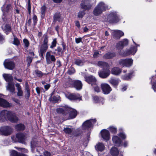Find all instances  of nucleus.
<instances>
[{
    "label": "nucleus",
    "instance_id": "de8ad7c7",
    "mask_svg": "<svg viewBox=\"0 0 156 156\" xmlns=\"http://www.w3.org/2000/svg\"><path fill=\"white\" fill-rule=\"evenodd\" d=\"M75 63L79 66H81L83 65V61L80 59H76L75 62Z\"/></svg>",
    "mask_w": 156,
    "mask_h": 156
},
{
    "label": "nucleus",
    "instance_id": "c9c22d12",
    "mask_svg": "<svg viewBox=\"0 0 156 156\" xmlns=\"http://www.w3.org/2000/svg\"><path fill=\"white\" fill-rule=\"evenodd\" d=\"M2 28L3 31L7 34H8L11 30L10 25L8 24H6L4 27L2 26Z\"/></svg>",
    "mask_w": 156,
    "mask_h": 156
},
{
    "label": "nucleus",
    "instance_id": "e433bc0d",
    "mask_svg": "<svg viewBox=\"0 0 156 156\" xmlns=\"http://www.w3.org/2000/svg\"><path fill=\"white\" fill-rule=\"evenodd\" d=\"M94 101L95 103L99 102L103 104L104 102L103 98L101 97H99L98 96H94L93 97Z\"/></svg>",
    "mask_w": 156,
    "mask_h": 156
},
{
    "label": "nucleus",
    "instance_id": "ea45409f",
    "mask_svg": "<svg viewBox=\"0 0 156 156\" xmlns=\"http://www.w3.org/2000/svg\"><path fill=\"white\" fill-rule=\"evenodd\" d=\"M34 73L36 76L39 77H42L44 75L46 76L47 74L46 73H43L41 71L38 70H35Z\"/></svg>",
    "mask_w": 156,
    "mask_h": 156
},
{
    "label": "nucleus",
    "instance_id": "a19ab883",
    "mask_svg": "<svg viewBox=\"0 0 156 156\" xmlns=\"http://www.w3.org/2000/svg\"><path fill=\"white\" fill-rule=\"evenodd\" d=\"M47 8L45 5H43L41 8V16L42 18H43L44 17L45 13L46 12Z\"/></svg>",
    "mask_w": 156,
    "mask_h": 156
},
{
    "label": "nucleus",
    "instance_id": "0eeeda50",
    "mask_svg": "<svg viewBox=\"0 0 156 156\" xmlns=\"http://www.w3.org/2000/svg\"><path fill=\"white\" fill-rule=\"evenodd\" d=\"M12 132V129L9 126H4L0 128V135L8 136Z\"/></svg>",
    "mask_w": 156,
    "mask_h": 156
},
{
    "label": "nucleus",
    "instance_id": "473e14b6",
    "mask_svg": "<svg viewBox=\"0 0 156 156\" xmlns=\"http://www.w3.org/2000/svg\"><path fill=\"white\" fill-rule=\"evenodd\" d=\"M3 76L5 80L9 82H11L12 80V75L9 74H4Z\"/></svg>",
    "mask_w": 156,
    "mask_h": 156
},
{
    "label": "nucleus",
    "instance_id": "f03ea898",
    "mask_svg": "<svg viewBox=\"0 0 156 156\" xmlns=\"http://www.w3.org/2000/svg\"><path fill=\"white\" fill-rule=\"evenodd\" d=\"M108 9V6L106 4L102 2H100L94 8L93 14L95 16H98Z\"/></svg>",
    "mask_w": 156,
    "mask_h": 156
},
{
    "label": "nucleus",
    "instance_id": "338daca9",
    "mask_svg": "<svg viewBox=\"0 0 156 156\" xmlns=\"http://www.w3.org/2000/svg\"><path fill=\"white\" fill-rule=\"evenodd\" d=\"M4 41V37L0 33V44L2 43Z\"/></svg>",
    "mask_w": 156,
    "mask_h": 156
},
{
    "label": "nucleus",
    "instance_id": "423d86ee",
    "mask_svg": "<svg viewBox=\"0 0 156 156\" xmlns=\"http://www.w3.org/2000/svg\"><path fill=\"white\" fill-rule=\"evenodd\" d=\"M96 119L87 120L83 123L82 125L83 129H88L93 127L94 125L96 122Z\"/></svg>",
    "mask_w": 156,
    "mask_h": 156
},
{
    "label": "nucleus",
    "instance_id": "49530a36",
    "mask_svg": "<svg viewBox=\"0 0 156 156\" xmlns=\"http://www.w3.org/2000/svg\"><path fill=\"white\" fill-rule=\"evenodd\" d=\"M133 73H130L128 75H126L122 76L121 78L124 80H128L131 78V75Z\"/></svg>",
    "mask_w": 156,
    "mask_h": 156
},
{
    "label": "nucleus",
    "instance_id": "2f4dec72",
    "mask_svg": "<svg viewBox=\"0 0 156 156\" xmlns=\"http://www.w3.org/2000/svg\"><path fill=\"white\" fill-rule=\"evenodd\" d=\"M95 148L97 151H102L104 150L105 146L102 143H99L96 145Z\"/></svg>",
    "mask_w": 156,
    "mask_h": 156
},
{
    "label": "nucleus",
    "instance_id": "cd10ccee",
    "mask_svg": "<svg viewBox=\"0 0 156 156\" xmlns=\"http://www.w3.org/2000/svg\"><path fill=\"white\" fill-rule=\"evenodd\" d=\"M116 56L115 53L113 52H108L105 54L103 56L105 59H112Z\"/></svg>",
    "mask_w": 156,
    "mask_h": 156
},
{
    "label": "nucleus",
    "instance_id": "f3484780",
    "mask_svg": "<svg viewBox=\"0 0 156 156\" xmlns=\"http://www.w3.org/2000/svg\"><path fill=\"white\" fill-rule=\"evenodd\" d=\"M85 80L89 84H91L92 86L96 85V80L94 77L92 76H85Z\"/></svg>",
    "mask_w": 156,
    "mask_h": 156
},
{
    "label": "nucleus",
    "instance_id": "5fc2aeb1",
    "mask_svg": "<svg viewBox=\"0 0 156 156\" xmlns=\"http://www.w3.org/2000/svg\"><path fill=\"white\" fill-rule=\"evenodd\" d=\"M31 145L32 150L35 147H37V142L34 141V140L31 141Z\"/></svg>",
    "mask_w": 156,
    "mask_h": 156
},
{
    "label": "nucleus",
    "instance_id": "0e129e2a",
    "mask_svg": "<svg viewBox=\"0 0 156 156\" xmlns=\"http://www.w3.org/2000/svg\"><path fill=\"white\" fill-rule=\"evenodd\" d=\"M62 50V48L59 47H58L56 49L55 51V52H54V54H56V51H57V54H59V53Z\"/></svg>",
    "mask_w": 156,
    "mask_h": 156
},
{
    "label": "nucleus",
    "instance_id": "2eb2a0df",
    "mask_svg": "<svg viewBox=\"0 0 156 156\" xmlns=\"http://www.w3.org/2000/svg\"><path fill=\"white\" fill-rule=\"evenodd\" d=\"M45 57L48 64H50L51 62H55L56 60L55 56L54 55H51V51H48L46 53Z\"/></svg>",
    "mask_w": 156,
    "mask_h": 156
},
{
    "label": "nucleus",
    "instance_id": "09e8293b",
    "mask_svg": "<svg viewBox=\"0 0 156 156\" xmlns=\"http://www.w3.org/2000/svg\"><path fill=\"white\" fill-rule=\"evenodd\" d=\"M118 135L122 139H125L126 138V136L123 132H120L119 133Z\"/></svg>",
    "mask_w": 156,
    "mask_h": 156
},
{
    "label": "nucleus",
    "instance_id": "aec40b11",
    "mask_svg": "<svg viewBox=\"0 0 156 156\" xmlns=\"http://www.w3.org/2000/svg\"><path fill=\"white\" fill-rule=\"evenodd\" d=\"M110 71L109 69L103 70L98 72V74L99 76L103 78H105L107 77L109 75Z\"/></svg>",
    "mask_w": 156,
    "mask_h": 156
},
{
    "label": "nucleus",
    "instance_id": "3c124183",
    "mask_svg": "<svg viewBox=\"0 0 156 156\" xmlns=\"http://www.w3.org/2000/svg\"><path fill=\"white\" fill-rule=\"evenodd\" d=\"M56 39L54 38L53 39V40L51 43V44L50 47V48H54L56 46Z\"/></svg>",
    "mask_w": 156,
    "mask_h": 156
},
{
    "label": "nucleus",
    "instance_id": "680f3d73",
    "mask_svg": "<svg viewBox=\"0 0 156 156\" xmlns=\"http://www.w3.org/2000/svg\"><path fill=\"white\" fill-rule=\"evenodd\" d=\"M48 37L47 36H46L44 38L43 43L42 44H44V45H48Z\"/></svg>",
    "mask_w": 156,
    "mask_h": 156
},
{
    "label": "nucleus",
    "instance_id": "39448f33",
    "mask_svg": "<svg viewBox=\"0 0 156 156\" xmlns=\"http://www.w3.org/2000/svg\"><path fill=\"white\" fill-rule=\"evenodd\" d=\"M133 60L131 58L121 59L119 61V64L122 67H129L133 65Z\"/></svg>",
    "mask_w": 156,
    "mask_h": 156
},
{
    "label": "nucleus",
    "instance_id": "f704fd0d",
    "mask_svg": "<svg viewBox=\"0 0 156 156\" xmlns=\"http://www.w3.org/2000/svg\"><path fill=\"white\" fill-rule=\"evenodd\" d=\"M120 81L118 79L111 78L109 80V83L114 87H116Z\"/></svg>",
    "mask_w": 156,
    "mask_h": 156
},
{
    "label": "nucleus",
    "instance_id": "9b49d317",
    "mask_svg": "<svg viewBox=\"0 0 156 156\" xmlns=\"http://www.w3.org/2000/svg\"><path fill=\"white\" fill-rule=\"evenodd\" d=\"M101 87L102 92L104 94H108L112 90V88L110 86L106 83H102L101 85Z\"/></svg>",
    "mask_w": 156,
    "mask_h": 156
},
{
    "label": "nucleus",
    "instance_id": "e2e57ef3",
    "mask_svg": "<svg viewBox=\"0 0 156 156\" xmlns=\"http://www.w3.org/2000/svg\"><path fill=\"white\" fill-rule=\"evenodd\" d=\"M15 148L18 149L19 150H21V151L22 152H28V150L27 149H24V148H18V147H15Z\"/></svg>",
    "mask_w": 156,
    "mask_h": 156
},
{
    "label": "nucleus",
    "instance_id": "a878e982",
    "mask_svg": "<svg viewBox=\"0 0 156 156\" xmlns=\"http://www.w3.org/2000/svg\"><path fill=\"white\" fill-rule=\"evenodd\" d=\"M16 87L17 88V95L19 97L22 96L23 94V91L22 90V88L20 84L19 83H16L15 84Z\"/></svg>",
    "mask_w": 156,
    "mask_h": 156
},
{
    "label": "nucleus",
    "instance_id": "f257e3e1",
    "mask_svg": "<svg viewBox=\"0 0 156 156\" xmlns=\"http://www.w3.org/2000/svg\"><path fill=\"white\" fill-rule=\"evenodd\" d=\"M7 119L12 122H16L18 120V118L13 112L6 110H3L0 112V122H3Z\"/></svg>",
    "mask_w": 156,
    "mask_h": 156
},
{
    "label": "nucleus",
    "instance_id": "6e6d98bb",
    "mask_svg": "<svg viewBox=\"0 0 156 156\" xmlns=\"http://www.w3.org/2000/svg\"><path fill=\"white\" fill-rule=\"evenodd\" d=\"M75 72V69L73 68H71L68 71V73L69 74L71 75Z\"/></svg>",
    "mask_w": 156,
    "mask_h": 156
},
{
    "label": "nucleus",
    "instance_id": "4468645a",
    "mask_svg": "<svg viewBox=\"0 0 156 156\" xmlns=\"http://www.w3.org/2000/svg\"><path fill=\"white\" fill-rule=\"evenodd\" d=\"M128 40L126 39H125L118 42L116 45V48L118 50H120L122 49L124 47L128 44Z\"/></svg>",
    "mask_w": 156,
    "mask_h": 156
},
{
    "label": "nucleus",
    "instance_id": "72a5a7b5",
    "mask_svg": "<svg viewBox=\"0 0 156 156\" xmlns=\"http://www.w3.org/2000/svg\"><path fill=\"white\" fill-rule=\"evenodd\" d=\"M48 48V45H44V44H42L40 47V52L41 55V56H43L44 53L46 52Z\"/></svg>",
    "mask_w": 156,
    "mask_h": 156
},
{
    "label": "nucleus",
    "instance_id": "a18cd8bd",
    "mask_svg": "<svg viewBox=\"0 0 156 156\" xmlns=\"http://www.w3.org/2000/svg\"><path fill=\"white\" fill-rule=\"evenodd\" d=\"M23 42L24 44V47L25 48H28L30 44L29 41L27 39H24Z\"/></svg>",
    "mask_w": 156,
    "mask_h": 156
},
{
    "label": "nucleus",
    "instance_id": "dca6fc26",
    "mask_svg": "<svg viewBox=\"0 0 156 156\" xmlns=\"http://www.w3.org/2000/svg\"><path fill=\"white\" fill-rule=\"evenodd\" d=\"M3 96L2 94H0V106L4 108L11 106V104L2 98Z\"/></svg>",
    "mask_w": 156,
    "mask_h": 156
},
{
    "label": "nucleus",
    "instance_id": "412c9836",
    "mask_svg": "<svg viewBox=\"0 0 156 156\" xmlns=\"http://www.w3.org/2000/svg\"><path fill=\"white\" fill-rule=\"evenodd\" d=\"M101 135L102 138L105 140H108L110 137V134L109 131L106 129H103L101 132Z\"/></svg>",
    "mask_w": 156,
    "mask_h": 156
},
{
    "label": "nucleus",
    "instance_id": "58836bf2",
    "mask_svg": "<svg viewBox=\"0 0 156 156\" xmlns=\"http://www.w3.org/2000/svg\"><path fill=\"white\" fill-rule=\"evenodd\" d=\"M60 98V97L59 96L52 97V95L49 98V100L54 103H57L58 102Z\"/></svg>",
    "mask_w": 156,
    "mask_h": 156
},
{
    "label": "nucleus",
    "instance_id": "f8f14e48",
    "mask_svg": "<svg viewBox=\"0 0 156 156\" xmlns=\"http://www.w3.org/2000/svg\"><path fill=\"white\" fill-rule=\"evenodd\" d=\"M66 97L70 100H82L81 97L79 94L68 93L66 94Z\"/></svg>",
    "mask_w": 156,
    "mask_h": 156
},
{
    "label": "nucleus",
    "instance_id": "7ed1b4c3",
    "mask_svg": "<svg viewBox=\"0 0 156 156\" xmlns=\"http://www.w3.org/2000/svg\"><path fill=\"white\" fill-rule=\"evenodd\" d=\"M120 20V18L117 15L115 11L111 12L106 16L104 22H108L110 23H113L118 22Z\"/></svg>",
    "mask_w": 156,
    "mask_h": 156
},
{
    "label": "nucleus",
    "instance_id": "ddd939ff",
    "mask_svg": "<svg viewBox=\"0 0 156 156\" xmlns=\"http://www.w3.org/2000/svg\"><path fill=\"white\" fill-rule=\"evenodd\" d=\"M4 65L5 68L10 70L13 69L15 67L14 63L9 59H6L4 62Z\"/></svg>",
    "mask_w": 156,
    "mask_h": 156
},
{
    "label": "nucleus",
    "instance_id": "b1692460",
    "mask_svg": "<svg viewBox=\"0 0 156 156\" xmlns=\"http://www.w3.org/2000/svg\"><path fill=\"white\" fill-rule=\"evenodd\" d=\"M6 89L11 93L13 94L15 93V88L14 84L11 82H9L8 85L6 87Z\"/></svg>",
    "mask_w": 156,
    "mask_h": 156
},
{
    "label": "nucleus",
    "instance_id": "603ef678",
    "mask_svg": "<svg viewBox=\"0 0 156 156\" xmlns=\"http://www.w3.org/2000/svg\"><path fill=\"white\" fill-rule=\"evenodd\" d=\"M25 90L27 93V97L29 98L30 95V88L27 85H26L25 87Z\"/></svg>",
    "mask_w": 156,
    "mask_h": 156
},
{
    "label": "nucleus",
    "instance_id": "bf43d9fd",
    "mask_svg": "<svg viewBox=\"0 0 156 156\" xmlns=\"http://www.w3.org/2000/svg\"><path fill=\"white\" fill-rule=\"evenodd\" d=\"M27 9L28 10L29 14H30L31 13V5L30 0H28V1Z\"/></svg>",
    "mask_w": 156,
    "mask_h": 156
},
{
    "label": "nucleus",
    "instance_id": "37998d69",
    "mask_svg": "<svg viewBox=\"0 0 156 156\" xmlns=\"http://www.w3.org/2000/svg\"><path fill=\"white\" fill-rule=\"evenodd\" d=\"M15 128L17 131H21L23 130L25 127L23 125L20 124L16 125Z\"/></svg>",
    "mask_w": 156,
    "mask_h": 156
},
{
    "label": "nucleus",
    "instance_id": "7c9ffc66",
    "mask_svg": "<svg viewBox=\"0 0 156 156\" xmlns=\"http://www.w3.org/2000/svg\"><path fill=\"white\" fill-rule=\"evenodd\" d=\"M74 80L69 78L66 82L64 85V87H71L73 86Z\"/></svg>",
    "mask_w": 156,
    "mask_h": 156
},
{
    "label": "nucleus",
    "instance_id": "69168bd1",
    "mask_svg": "<svg viewBox=\"0 0 156 156\" xmlns=\"http://www.w3.org/2000/svg\"><path fill=\"white\" fill-rule=\"evenodd\" d=\"M152 88L153 89L154 92H156V83L153 82L152 84Z\"/></svg>",
    "mask_w": 156,
    "mask_h": 156
},
{
    "label": "nucleus",
    "instance_id": "5701e85b",
    "mask_svg": "<svg viewBox=\"0 0 156 156\" xmlns=\"http://www.w3.org/2000/svg\"><path fill=\"white\" fill-rule=\"evenodd\" d=\"M63 130L66 133L69 134L71 136L76 135L75 133L76 131L73 128H64Z\"/></svg>",
    "mask_w": 156,
    "mask_h": 156
},
{
    "label": "nucleus",
    "instance_id": "79ce46f5",
    "mask_svg": "<svg viewBox=\"0 0 156 156\" xmlns=\"http://www.w3.org/2000/svg\"><path fill=\"white\" fill-rule=\"evenodd\" d=\"M61 21L60 14L59 12H56L54 15V22Z\"/></svg>",
    "mask_w": 156,
    "mask_h": 156
},
{
    "label": "nucleus",
    "instance_id": "c85d7f7f",
    "mask_svg": "<svg viewBox=\"0 0 156 156\" xmlns=\"http://www.w3.org/2000/svg\"><path fill=\"white\" fill-rule=\"evenodd\" d=\"M110 152L112 156H117L119 154L118 149L115 147H112L110 150Z\"/></svg>",
    "mask_w": 156,
    "mask_h": 156
},
{
    "label": "nucleus",
    "instance_id": "a211bd4d",
    "mask_svg": "<svg viewBox=\"0 0 156 156\" xmlns=\"http://www.w3.org/2000/svg\"><path fill=\"white\" fill-rule=\"evenodd\" d=\"M67 113L69 112V116L70 118L73 119L75 118L77 115V112L75 109L72 108H66Z\"/></svg>",
    "mask_w": 156,
    "mask_h": 156
},
{
    "label": "nucleus",
    "instance_id": "c03bdc74",
    "mask_svg": "<svg viewBox=\"0 0 156 156\" xmlns=\"http://www.w3.org/2000/svg\"><path fill=\"white\" fill-rule=\"evenodd\" d=\"M109 129L110 131L113 134H115L117 133V128L114 126H110Z\"/></svg>",
    "mask_w": 156,
    "mask_h": 156
},
{
    "label": "nucleus",
    "instance_id": "8fccbe9b",
    "mask_svg": "<svg viewBox=\"0 0 156 156\" xmlns=\"http://www.w3.org/2000/svg\"><path fill=\"white\" fill-rule=\"evenodd\" d=\"M10 155L11 156H17L18 152L14 150H12L9 152Z\"/></svg>",
    "mask_w": 156,
    "mask_h": 156
},
{
    "label": "nucleus",
    "instance_id": "1a4fd4ad",
    "mask_svg": "<svg viewBox=\"0 0 156 156\" xmlns=\"http://www.w3.org/2000/svg\"><path fill=\"white\" fill-rule=\"evenodd\" d=\"M16 137L17 140H14V138H15L14 136H12L11 137V138L13 141L15 142L17 141L23 144L24 143L26 138L25 135L24 134L21 133H17L16 135Z\"/></svg>",
    "mask_w": 156,
    "mask_h": 156
},
{
    "label": "nucleus",
    "instance_id": "4be33fe9",
    "mask_svg": "<svg viewBox=\"0 0 156 156\" xmlns=\"http://www.w3.org/2000/svg\"><path fill=\"white\" fill-rule=\"evenodd\" d=\"M113 142L116 146H120L122 141L117 136H114L112 138Z\"/></svg>",
    "mask_w": 156,
    "mask_h": 156
},
{
    "label": "nucleus",
    "instance_id": "bb28decb",
    "mask_svg": "<svg viewBox=\"0 0 156 156\" xmlns=\"http://www.w3.org/2000/svg\"><path fill=\"white\" fill-rule=\"evenodd\" d=\"M73 86L77 90H80L82 88V84L81 81L75 80H74Z\"/></svg>",
    "mask_w": 156,
    "mask_h": 156
},
{
    "label": "nucleus",
    "instance_id": "052dcab7",
    "mask_svg": "<svg viewBox=\"0 0 156 156\" xmlns=\"http://www.w3.org/2000/svg\"><path fill=\"white\" fill-rule=\"evenodd\" d=\"M27 61L28 63V66H30V64L32 61V59L30 57H28L27 59Z\"/></svg>",
    "mask_w": 156,
    "mask_h": 156
},
{
    "label": "nucleus",
    "instance_id": "6ab92c4d",
    "mask_svg": "<svg viewBox=\"0 0 156 156\" xmlns=\"http://www.w3.org/2000/svg\"><path fill=\"white\" fill-rule=\"evenodd\" d=\"M124 35L123 32L119 30H114L112 33V36L113 38L116 39H119L121 36H123Z\"/></svg>",
    "mask_w": 156,
    "mask_h": 156
},
{
    "label": "nucleus",
    "instance_id": "4c0bfd02",
    "mask_svg": "<svg viewBox=\"0 0 156 156\" xmlns=\"http://www.w3.org/2000/svg\"><path fill=\"white\" fill-rule=\"evenodd\" d=\"M68 107H65L64 108H58L56 109V111L58 113H62L64 115H66L67 113V111L66 110V108H67Z\"/></svg>",
    "mask_w": 156,
    "mask_h": 156
},
{
    "label": "nucleus",
    "instance_id": "c756f323",
    "mask_svg": "<svg viewBox=\"0 0 156 156\" xmlns=\"http://www.w3.org/2000/svg\"><path fill=\"white\" fill-rule=\"evenodd\" d=\"M97 65L104 68H108L109 66L108 64L105 62L100 61L98 62Z\"/></svg>",
    "mask_w": 156,
    "mask_h": 156
},
{
    "label": "nucleus",
    "instance_id": "864d4df0",
    "mask_svg": "<svg viewBox=\"0 0 156 156\" xmlns=\"http://www.w3.org/2000/svg\"><path fill=\"white\" fill-rule=\"evenodd\" d=\"M85 14V12L84 11H80L78 13V17L79 18H82Z\"/></svg>",
    "mask_w": 156,
    "mask_h": 156
},
{
    "label": "nucleus",
    "instance_id": "4d7b16f0",
    "mask_svg": "<svg viewBox=\"0 0 156 156\" xmlns=\"http://www.w3.org/2000/svg\"><path fill=\"white\" fill-rule=\"evenodd\" d=\"M92 86L94 88V90L95 91L97 92H99L100 91V89L99 87L97 86L96 84V83L95 85H93Z\"/></svg>",
    "mask_w": 156,
    "mask_h": 156
},
{
    "label": "nucleus",
    "instance_id": "774afa93",
    "mask_svg": "<svg viewBox=\"0 0 156 156\" xmlns=\"http://www.w3.org/2000/svg\"><path fill=\"white\" fill-rule=\"evenodd\" d=\"M33 22L34 23V24L35 25L37 23V17L35 15H34L33 17Z\"/></svg>",
    "mask_w": 156,
    "mask_h": 156
},
{
    "label": "nucleus",
    "instance_id": "13d9d810",
    "mask_svg": "<svg viewBox=\"0 0 156 156\" xmlns=\"http://www.w3.org/2000/svg\"><path fill=\"white\" fill-rule=\"evenodd\" d=\"M13 44L16 45H18L20 44V42L18 38L15 37L14 39Z\"/></svg>",
    "mask_w": 156,
    "mask_h": 156
},
{
    "label": "nucleus",
    "instance_id": "9d476101",
    "mask_svg": "<svg viewBox=\"0 0 156 156\" xmlns=\"http://www.w3.org/2000/svg\"><path fill=\"white\" fill-rule=\"evenodd\" d=\"M133 41L134 43L136 45V46L135 47L132 46L126 51V53L123 55L124 56H126L130 55H134L136 52L137 51V47H139V45L137 44L133 40Z\"/></svg>",
    "mask_w": 156,
    "mask_h": 156
},
{
    "label": "nucleus",
    "instance_id": "6e6552de",
    "mask_svg": "<svg viewBox=\"0 0 156 156\" xmlns=\"http://www.w3.org/2000/svg\"><path fill=\"white\" fill-rule=\"evenodd\" d=\"M92 0H82L80 7L85 10H89L91 9L92 5L91 2Z\"/></svg>",
    "mask_w": 156,
    "mask_h": 156
},
{
    "label": "nucleus",
    "instance_id": "393cba45",
    "mask_svg": "<svg viewBox=\"0 0 156 156\" xmlns=\"http://www.w3.org/2000/svg\"><path fill=\"white\" fill-rule=\"evenodd\" d=\"M122 72L121 69L118 67H114L111 70V73L115 76L119 75Z\"/></svg>",
    "mask_w": 156,
    "mask_h": 156
},
{
    "label": "nucleus",
    "instance_id": "20e7f679",
    "mask_svg": "<svg viewBox=\"0 0 156 156\" xmlns=\"http://www.w3.org/2000/svg\"><path fill=\"white\" fill-rule=\"evenodd\" d=\"M3 16L2 19L4 21L6 20V19L11 17L12 15V7L10 4L7 5L4 9H2Z\"/></svg>",
    "mask_w": 156,
    "mask_h": 156
}]
</instances>
